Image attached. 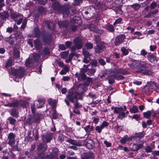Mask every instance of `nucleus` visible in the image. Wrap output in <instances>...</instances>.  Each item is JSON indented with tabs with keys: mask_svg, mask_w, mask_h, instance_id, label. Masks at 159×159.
Returning <instances> with one entry per match:
<instances>
[{
	"mask_svg": "<svg viewBox=\"0 0 159 159\" xmlns=\"http://www.w3.org/2000/svg\"><path fill=\"white\" fill-rule=\"evenodd\" d=\"M131 61V63L128 64L131 69H136L137 72L144 75H152V72L151 70L146 69L147 67L145 62L134 59H132Z\"/></svg>",
	"mask_w": 159,
	"mask_h": 159,
	"instance_id": "nucleus-1",
	"label": "nucleus"
},
{
	"mask_svg": "<svg viewBox=\"0 0 159 159\" xmlns=\"http://www.w3.org/2000/svg\"><path fill=\"white\" fill-rule=\"evenodd\" d=\"M70 101L73 103L77 101L78 99H82L83 97L81 94L77 92H69L67 96Z\"/></svg>",
	"mask_w": 159,
	"mask_h": 159,
	"instance_id": "nucleus-2",
	"label": "nucleus"
},
{
	"mask_svg": "<svg viewBox=\"0 0 159 159\" xmlns=\"http://www.w3.org/2000/svg\"><path fill=\"white\" fill-rule=\"evenodd\" d=\"M25 72L23 68L20 67L18 69L12 68L10 73V74L12 75L15 77H21L23 76Z\"/></svg>",
	"mask_w": 159,
	"mask_h": 159,
	"instance_id": "nucleus-3",
	"label": "nucleus"
},
{
	"mask_svg": "<svg viewBox=\"0 0 159 159\" xmlns=\"http://www.w3.org/2000/svg\"><path fill=\"white\" fill-rule=\"evenodd\" d=\"M15 137L16 135L15 134L12 133H9L8 135V144L13 148L14 151H17L18 149L17 147L14 146L16 143Z\"/></svg>",
	"mask_w": 159,
	"mask_h": 159,
	"instance_id": "nucleus-4",
	"label": "nucleus"
},
{
	"mask_svg": "<svg viewBox=\"0 0 159 159\" xmlns=\"http://www.w3.org/2000/svg\"><path fill=\"white\" fill-rule=\"evenodd\" d=\"M75 43V45L73 46L71 48V49L72 51H74L76 48L78 49L81 48L82 46V40L80 37H77L74 40Z\"/></svg>",
	"mask_w": 159,
	"mask_h": 159,
	"instance_id": "nucleus-5",
	"label": "nucleus"
},
{
	"mask_svg": "<svg viewBox=\"0 0 159 159\" xmlns=\"http://www.w3.org/2000/svg\"><path fill=\"white\" fill-rule=\"evenodd\" d=\"M75 76L79 81L85 80L86 78V76L85 73L82 70L77 72L75 74Z\"/></svg>",
	"mask_w": 159,
	"mask_h": 159,
	"instance_id": "nucleus-6",
	"label": "nucleus"
},
{
	"mask_svg": "<svg viewBox=\"0 0 159 159\" xmlns=\"http://www.w3.org/2000/svg\"><path fill=\"white\" fill-rule=\"evenodd\" d=\"M125 35L124 34H120L117 36L115 39V43L116 45H118L121 43L125 39Z\"/></svg>",
	"mask_w": 159,
	"mask_h": 159,
	"instance_id": "nucleus-7",
	"label": "nucleus"
},
{
	"mask_svg": "<svg viewBox=\"0 0 159 159\" xmlns=\"http://www.w3.org/2000/svg\"><path fill=\"white\" fill-rule=\"evenodd\" d=\"M143 142L142 141H140L138 144H134L131 150L134 151H138L143 147Z\"/></svg>",
	"mask_w": 159,
	"mask_h": 159,
	"instance_id": "nucleus-8",
	"label": "nucleus"
},
{
	"mask_svg": "<svg viewBox=\"0 0 159 159\" xmlns=\"http://www.w3.org/2000/svg\"><path fill=\"white\" fill-rule=\"evenodd\" d=\"M52 138V134L51 133H47L42 136V139L45 142H49Z\"/></svg>",
	"mask_w": 159,
	"mask_h": 159,
	"instance_id": "nucleus-9",
	"label": "nucleus"
},
{
	"mask_svg": "<svg viewBox=\"0 0 159 159\" xmlns=\"http://www.w3.org/2000/svg\"><path fill=\"white\" fill-rule=\"evenodd\" d=\"M111 73L113 74H120L125 75L128 74V72L124 69L120 68L118 69H113L111 70Z\"/></svg>",
	"mask_w": 159,
	"mask_h": 159,
	"instance_id": "nucleus-10",
	"label": "nucleus"
},
{
	"mask_svg": "<svg viewBox=\"0 0 159 159\" xmlns=\"http://www.w3.org/2000/svg\"><path fill=\"white\" fill-rule=\"evenodd\" d=\"M147 57L150 62L154 63H156L159 60V58L154 56L153 54H148Z\"/></svg>",
	"mask_w": 159,
	"mask_h": 159,
	"instance_id": "nucleus-11",
	"label": "nucleus"
},
{
	"mask_svg": "<svg viewBox=\"0 0 159 159\" xmlns=\"http://www.w3.org/2000/svg\"><path fill=\"white\" fill-rule=\"evenodd\" d=\"M94 154L92 152H88L84 153L82 155V159H93Z\"/></svg>",
	"mask_w": 159,
	"mask_h": 159,
	"instance_id": "nucleus-12",
	"label": "nucleus"
},
{
	"mask_svg": "<svg viewBox=\"0 0 159 159\" xmlns=\"http://www.w3.org/2000/svg\"><path fill=\"white\" fill-rule=\"evenodd\" d=\"M66 141L70 144L75 146H80L81 145V143L77 140L70 139H67Z\"/></svg>",
	"mask_w": 159,
	"mask_h": 159,
	"instance_id": "nucleus-13",
	"label": "nucleus"
},
{
	"mask_svg": "<svg viewBox=\"0 0 159 159\" xmlns=\"http://www.w3.org/2000/svg\"><path fill=\"white\" fill-rule=\"evenodd\" d=\"M45 100L44 98H41L39 99L37 102L39 103L37 104V107L38 108H41L44 106L45 102Z\"/></svg>",
	"mask_w": 159,
	"mask_h": 159,
	"instance_id": "nucleus-14",
	"label": "nucleus"
},
{
	"mask_svg": "<svg viewBox=\"0 0 159 159\" xmlns=\"http://www.w3.org/2000/svg\"><path fill=\"white\" fill-rule=\"evenodd\" d=\"M4 106L6 107H17L19 106V102L18 101H13L12 103H8L4 104Z\"/></svg>",
	"mask_w": 159,
	"mask_h": 159,
	"instance_id": "nucleus-15",
	"label": "nucleus"
},
{
	"mask_svg": "<svg viewBox=\"0 0 159 159\" xmlns=\"http://www.w3.org/2000/svg\"><path fill=\"white\" fill-rule=\"evenodd\" d=\"M89 30L96 33H99V30L98 27L93 24H90L89 26Z\"/></svg>",
	"mask_w": 159,
	"mask_h": 159,
	"instance_id": "nucleus-16",
	"label": "nucleus"
},
{
	"mask_svg": "<svg viewBox=\"0 0 159 159\" xmlns=\"http://www.w3.org/2000/svg\"><path fill=\"white\" fill-rule=\"evenodd\" d=\"M52 37L51 35L49 36H44L43 38V40L44 42L47 44H49L51 42Z\"/></svg>",
	"mask_w": 159,
	"mask_h": 159,
	"instance_id": "nucleus-17",
	"label": "nucleus"
},
{
	"mask_svg": "<svg viewBox=\"0 0 159 159\" xmlns=\"http://www.w3.org/2000/svg\"><path fill=\"white\" fill-rule=\"evenodd\" d=\"M47 145L43 143L39 144L38 147V149L39 151H42L45 152L47 149Z\"/></svg>",
	"mask_w": 159,
	"mask_h": 159,
	"instance_id": "nucleus-18",
	"label": "nucleus"
},
{
	"mask_svg": "<svg viewBox=\"0 0 159 159\" xmlns=\"http://www.w3.org/2000/svg\"><path fill=\"white\" fill-rule=\"evenodd\" d=\"M34 45L35 48L38 49H40L42 46V44L40 40L38 39L34 41Z\"/></svg>",
	"mask_w": 159,
	"mask_h": 159,
	"instance_id": "nucleus-19",
	"label": "nucleus"
},
{
	"mask_svg": "<svg viewBox=\"0 0 159 159\" xmlns=\"http://www.w3.org/2000/svg\"><path fill=\"white\" fill-rule=\"evenodd\" d=\"M112 110H114V112L116 114H119L123 111V108L121 107H112L111 108Z\"/></svg>",
	"mask_w": 159,
	"mask_h": 159,
	"instance_id": "nucleus-20",
	"label": "nucleus"
},
{
	"mask_svg": "<svg viewBox=\"0 0 159 159\" xmlns=\"http://www.w3.org/2000/svg\"><path fill=\"white\" fill-rule=\"evenodd\" d=\"M34 63L32 59L28 58L25 62V65L26 67H31L33 66Z\"/></svg>",
	"mask_w": 159,
	"mask_h": 159,
	"instance_id": "nucleus-21",
	"label": "nucleus"
},
{
	"mask_svg": "<svg viewBox=\"0 0 159 159\" xmlns=\"http://www.w3.org/2000/svg\"><path fill=\"white\" fill-rule=\"evenodd\" d=\"M9 16L8 13L6 11H3L0 13V17L2 19L7 18Z\"/></svg>",
	"mask_w": 159,
	"mask_h": 159,
	"instance_id": "nucleus-22",
	"label": "nucleus"
},
{
	"mask_svg": "<svg viewBox=\"0 0 159 159\" xmlns=\"http://www.w3.org/2000/svg\"><path fill=\"white\" fill-rule=\"evenodd\" d=\"M58 24L60 27H66L68 25V23L66 21H60L58 22Z\"/></svg>",
	"mask_w": 159,
	"mask_h": 159,
	"instance_id": "nucleus-23",
	"label": "nucleus"
},
{
	"mask_svg": "<svg viewBox=\"0 0 159 159\" xmlns=\"http://www.w3.org/2000/svg\"><path fill=\"white\" fill-rule=\"evenodd\" d=\"M94 48L95 49V52L97 53L101 52L103 51L102 47L101 45H97L94 47Z\"/></svg>",
	"mask_w": 159,
	"mask_h": 159,
	"instance_id": "nucleus-24",
	"label": "nucleus"
},
{
	"mask_svg": "<svg viewBox=\"0 0 159 159\" xmlns=\"http://www.w3.org/2000/svg\"><path fill=\"white\" fill-rule=\"evenodd\" d=\"M11 114L12 116L16 118H17L18 116V113L17 110L15 109H11Z\"/></svg>",
	"mask_w": 159,
	"mask_h": 159,
	"instance_id": "nucleus-25",
	"label": "nucleus"
},
{
	"mask_svg": "<svg viewBox=\"0 0 159 159\" xmlns=\"http://www.w3.org/2000/svg\"><path fill=\"white\" fill-rule=\"evenodd\" d=\"M145 134L144 132L136 133L134 135V138H141L143 137Z\"/></svg>",
	"mask_w": 159,
	"mask_h": 159,
	"instance_id": "nucleus-26",
	"label": "nucleus"
},
{
	"mask_svg": "<svg viewBox=\"0 0 159 159\" xmlns=\"http://www.w3.org/2000/svg\"><path fill=\"white\" fill-rule=\"evenodd\" d=\"M53 112L52 113V118L54 119H57L58 118L59 114L58 113L56 109L52 110Z\"/></svg>",
	"mask_w": 159,
	"mask_h": 159,
	"instance_id": "nucleus-27",
	"label": "nucleus"
},
{
	"mask_svg": "<svg viewBox=\"0 0 159 159\" xmlns=\"http://www.w3.org/2000/svg\"><path fill=\"white\" fill-rule=\"evenodd\" d=\"M84 129L87 133H89L93 130V126H90V125H89L84 127Z\"/></svg>",
	"mask_w": 159,
	"mask_h": 159,
	"instance_id": "nucleus-28",
	"label": "nucleus"
},
{
	"mask_svg": "<svg viewBox=\"0 0 159 159\" xmlns=\"http://www.w3.org/2000/svg\"><path fill=\"white\" fill-rule=\"evenodd\" d=\"M46 23L48 25L49 29L52 30H53L54 29V25L52 23L47 21L46 22Z\"/></svg>",
	"mask_w": 159,
	"mask_h": 159,
	"instance_id": "nucleus-29",
	"label": "nucleus"
},
{
	"mask_svg": "<svg viewBox=\"0 0 159 159\" xmlns=\"http://www.w3.org/2000/svg\"><path fill=\"white\" fill-rule=\"evenodd\" d=\"M131 7L134 9L135 10H138L141 7V6L140 4L135 3L130 5Z\"/></svg>",
	"mask_w": 159,
	"mask_h": 159,
	"instance_id": "nucleus-30",
	"label": "nucleus"
},
{
	"mask_svg": "<svg viewBox=\"0 0 159 159\" xmlns=\"http://www.w3.org/2000/svg\"><path fill=\"white\" fill-rule=\"evenodd\" d=\"M107 29L111 32H113L114 31V29L112 25L111 24L107 25L106 26Z\"/></svg>",
	"mask_w": 159,
	"mask_h": 159,
	"instance_id": "nucleus-31",
	"label": "nucleus"
},
{
	"mask_svg": "<svg viewBox=\"0 0 159 159\" xmlns=\"http://www.w3.org/2000/svg\"><path fill=\"white\" fill-rule=\"evenodd\" d=\"M138 111V107L135 106H133L130 109V111L132 113H135Z\"/></svg>",
	"mask_w": 159,
	"mask_h": 159,
	"instance_id": "nucleus-32",
	"label": "nucleus"
},
{
	"mask_svg": "<svg viewBox=\"0 0 159 159\" xmlns=\"http://www.w3.org/2000/svg\"><path fill=\"white\" fill-rule=\"evenodd\" d=\"M118 118L120 120H122L125 117V113L124 111H122L119 114Z\"/></svg>",
	"mask_w": 159,
	"mask_h": 159,
	"instance_id": "nucleus-33",
	"label": "nucleus"
},
{
	"mask_svg": "<svg viewBox=\"0 0 159 159\" xmlns=\"http://www.w3.org/2000/svg\"><path fill=\"white\" fill-rule=\"evenodd\" d=\"M83 53L84 57H90V56L91 55V54H90L89 52L84 49H83Z\"/></svg>",
	"mask_w": 159,
	"mask_h": 159,
	"instance_id": "nucleus-34",
	"label": "nucleus"
},
{
	"mask_svg": "<svg viewBox=\"0 0 159 159\" xmlns=\"http://www.w3.org/2000/svg\"><path fill=\"white\" fill-rule=\"evenodd\" d=\"M151 112L150 111H148L147 112L143 113V116L146 118H149L151 115Z\"/></svg>",
	"mask_w": 159,
	"mask_h": 159,
	"instance_id": "nucleus-35",
	"label": "nucleus"
},
{
	"mask_svg": "<svg viewBox=\"0 0 159 159\" xmlns=\"http://www.w3.org/2000/svg\"><path fill=\"white\" fill-rule=\"evenodd\" d=\"M52 7L55 10H58L60 8L58 3L56 2L53 3L52 5Z\"/></svg>",
	"mask_w": 159,
	"mask_h": 159,
	"instance_id": "nucleus-36",
	"label": "nucleus"
},
{
	"mask_svg": "<svg viewBox=\"0 0 159 159\" xmlns=\"http://www.w3.org/2000/svg\"><path fill=\"white\" fill-rule=\"evenodd\" d=\"M8 120L9 121V123L10 124L14 125L15 124L16 120L11 117L8 118Z\"/></svg>",
	"mask_w": 159,
	"mask_h": 159,
	"instance_id": "nucleus-37",
	"label": "nucleus"
},
{
	"mask_svg": "<svg viewBox=\"0 0 159 159\" xmlns=\"http://www.w3.org/2000/svg\"><path fill=\"white\" fill-rule=\"evenodd\" d=\"M121 51L124 55H126L129 53L128 50L124 47L121 48Z\"/></svg>",
	"mask_w": 159,
	"mask_h": 159,
	"instance_id": "nucleus-38",
	"label": "nucleus"
},
{
	"mask_svg": "<svg viewBox=\"0 0 159 159\" xmlns=\"http://www.w3.org/2000/svg\"><path fill=\"white\" fill-rule=\"evenodd\" d=\"M128 139V135H125L124 137L120 140V142L122 144H125V143L127 141V139Z\"/></svg>",
	"mask_w": 159,
	"mask_h": 159,
	"instance_id": "nucleus-39",
	"label": "nucleus"
},
{
	"mask_svg": "<svg viewBox=\"0 0 159 159\" xmlns=\"http://www.w3.org/2000/svg\"><path fill=\"white\" fill-rule=\"evenodd\" d=\"M14 56L15 58L17 59H19V52L17 50L15 51L14 53Z\"/></svg>",
	"mask_w": 159,
	"mask_h": 159,
	"instance_id": "nucleus-40",
	"label": "nucleus"
},
{
	"mask_svg": "<svg viewBox=\"0 0 159 159\" xmlns=\"http://www.w3.org/2000/svg\"><path fill=\"white\" fill-rule=\"evenodd\" d=\"M85 46L87 49H90L93 48V45L92 43H88L85 44Z\"/></svg>",
	"mask_w": 159,
	"mask_h": 159,
	"instance_id": "nucleus-41",
	"label": "nucleus"
},
{
	"mask_svg": "<svg viewBox=\"0 0 159 159\" xmlns=\"http://www.w3.org/2000/svg\"><path fill=\"white\" fill-rule=\"evenodd\" d=\"M108 125V123L106 121H103L102 123L100 125V126L102 129L105 127H107Z\"/></svg>",
	"mask_w": 159,
	"mask_h": 159,
	"instance_id": "nucleus-42",
	"label": "nucleus"
},
{
	"mask_svg": "<svg viewBox=\"0 0 159 159\" xmlns=\"http://www.w3.org/2000/svg\"><path fill=\"white\" fill-rule=\"evenodd\" d=\"M34 33L37 37H39L40 36V32L38 29L37 28H34Z\"/></svg>",
	"mask_w": 159,
	"mask_h": 159,
	"instance_id": "nucleus-43",
	"label": "nucleus"
},
{
	"mask_svg": "<svg viewBox=\"0 0 159 159\" xmlns=\"http://www.w3.org/2000/svg\"><path fill=\"white\" fill-rule=\"evenodd\" d=\"M12 61L11 60H8L6 63V67L11 66L12 65Z\"/></svg>",
	"mask_w": 159,
	"mask_h": 159,
	"instance_id": "nucleus-44",
	"label": "nucleus"
},
{
	"mask_svg": "<svg viewBox=\"0 0 159 159\" xmlns=\"http://www.w3.org/2000/svg\"><path fill=\"white\" fill-rule=\"evenodd\" d=\"M38 157L41 159H44L46 157L45 154L43 152L39 153Z\"/></svg>",
	"mask_w": 159,
	"mask_h": 159,
	"instance_id": "nucleus-45",
	"label": "nucleus"
},
{
	"mask_svg": "<svg viewBox=\"0 0 159 159\" xmlns=\"http://www.w3.org/2000/svg\"><path fill=\"white\" fill-rule=\"evenodd\" d=\"M90 57H84L83 61L85 63H88L90 62Z\"/></svg>",
	"mask_w": 159,
	"mask_h": 159,
	"instance_id": "nucleus-46",
	"label": "nucleus"
},
{
	"mask_svg": "<svg viewBox=\"0 0 159 159\" xmlns=\"http://www.w3.org/2000/svg\"><path fill=\"white\" fill-rule=\"evenodd\" d=\"M57 102L56 100H54L52 105V110L56 109Z\"/></svg>",
	"mask_w": 159,
	"mask_h": 159,
	"instance_id": "nucleus-47",
	"label": "nucleus"
},
{
	"mask_svg": "<svg viewBox=\"0 0 159 159\" xmlns=\"http://www.w3.org/2000/svg\"><path fill=\"white\" fill-rule=\"evenodd\" d=\"M89 66V65H84L82 69V70H83L85 72H87L89 70V68H88V66Z\"/></svg>",
	"mask_w": 159,
	"mask_h": 159,
	"instance_id": "nucleus-48",
	"label": "nucleus"
},
{
	"mask_svg": "<svg viewBox=\"0 0 159 159\" xmlns=\"http://www.w3.org/2000/svg\"><path fill=\"white\" fill-rule=\"evenodd\" d=\"M122 20V19L120 18H119L115 20L113 24V25H116L117 24H119L121 22Z\"/></svg>",
	"mask_w": 159,
	"mask_h": 159,
	"instance_id": "nucleus-49",
	"label": "nucleus"
},
{
	"mask_svg": "<svg viewBox=\"0 0 159 159\" xmlns=\"http://www.w3.org/2000/svg\"><path fill=\"white\" fill-rule=\"evenodd\" d=\"M102 129L100 126H97L95 128V130L98 133H100L101 132L102 130Z\"/></svg>",
	"mask_w": 159,
	"mask_h": 159,
	"instance_id": "nucleus-50",
	"label": "nucleus"
},
{
	"mask_svg": "<svg viewBox=\"0 0 159 159\" xmlns=\"http://www.w3.org/2000/svg\"><path fill=\"white\" fill-rule=\"evenodd\" d=\"M59 151L57 148H54L52 149V152L55 153V157L56 158L57 157V154L58 152Z\"/></svg>",
	"mask_w": 159,
	"mask_h": 159,
	"instance_id": "nucleus-51",
	"label": "nucleus"
},
{
	"mask_svg": "<svg viewBox=\"0 0 159 159\" xmlns=\"http://www.w3.org/2000/svg\"><path fill=\"white\" fill-rule=\"evenodd\" d=\"M40 57L37 54L34 55L33 58L34 61H38Z\"/></svg>",
	"mask_w": 159,
	"mask_h": 159,
	"instance_id": "nucleus-52",
	"label": "nucleus"
},
{
	"mask_svg": "<svg viewBox=\"0 0 159 159\" xmlns=\"http://www.w3.org/2000/svg\"><path fill=\"white\" fill-rule=\"evenodd\" d=\"M26 23L27 20L26 19H25L23 21L22 25L21 26V28L23 29H24L25 27V26L26 25Z\"/></svg>",
	"mask_w": 159,
	"mask_h": 159,
	"instance_id": "nucleus-53",
	"label": "nucleus"
},
{
	"mask_svg": "<svg viewBox=\"0 0 159 159\" xmlns=\"http://www.w3.org/2000/svg\"><path fill=\"white\" fill-rule=\"evenodd\" d=\"M98 61L100 64L102 66L106 64L105 61L102 58L99 59Z\"/></svg>",
	"mask_w": 159,
	"mask_h": 159,
	"instance_id": "nucleus-54",
	"label": "nucleus"
},
{
	"mask_svg": "<svg viewBox=\"0 0 159 159\" xmlns=\"http://www.w3.org/2000/svg\"><path fill=\"white\" fill-rule=\"evenodd\" d=\"M31 108L32 112L33 113H34L35 111V104L34 103L31 104Z\"/></svg>",
	"mask_w": 159,
	"mask_h": 159,
	"instance_id": "nucleus-55",
	"label": "nucleus"
},
{
	"mask_svg": "<svg viewBox=\"0 0 159 159\" xmlns=\"http://www.w3.org/2000/svg\"><path fill=\"white\" fill-rule=\"evenodd\" d=\"M11 16L14 19H16L19 16L17 14L15 13H12L11 14Z\"/></svg>",
	"mask_w": 159,
	"mask_h": 159,
	"instance_id": "nucleus-56",
	"label": "nucleus"
},
{
	"mask_svg": "<svg viewBox=\"0 0 159 159\" xmlns=\"http://www.w3.org/2000/svg\"><path fill=\"white\" fill-rule=\"evenodd\" d=\"M89 96L93 99H95L96 98V95L92 92H90L89 93Z\"/></svg>",
	"mask_w": 159,
	"mask_h": 159,
	"instance_id": "nucleus-57",
	"label": "nucleus"
},
{
	"mask_svg": "<svg viewBox=\"0 0 159 159\" xmlns=\"http://www.w3.org/2000/svg\"><path fill=\"white\" fill-rule=\"evenodd\" d=\"M145 150L148 152H150L152 150L151 148L149 146H147L146 147Z\"/></svg>",
	"mask_w": 159,
	"mask_h": 159,
	"instance_id": "nucleus-58",
	"label": "nucleus"
},
{
	"mask_svg": "<svg viewBox=\"0 0 159 159\" xmlns=\"http://www.w3.org/2000/svg\"><path fill=\"white\" fill-rule=\"evenodd\" d=\"M157 48V46L156 45H151L150 46V50L151 51H153Z\"/></svg>",
	"mask_w": 159,
	"mask_h": 159,
	"instance_id": "nucleus-59",
	"label": "nucleus"
},
{
	"mask_svg": "<svg viewBox=\"0 0 159 159\" xmlns=\"http://www.w3.org/2000/svg\"><path fill=\"white\" fill-rule=\"evenodd\" d=\"M64 137L62 135H60L58 138V140L61 142H62L64 140Z\"/></svg>",
	"mask_w": 159,
	"mask_h": 159,
	"instance_id": "nucleus-60",
	"label": "nucleus"
},
{
	"mask_svg": "<svg viewBox=\"0 0 159 159\" xmlns=\"http://www.w3.org/2000/svg\"><path fill=\"white\" fill-rule=\"evenodd\" d=\"M104 143L107 147H111V143L108 142L106 140L104 141Z\"/></svg>",
	"mask_w": 159,
	"mask_h": 159,
	"instance_id": "nucleus-61",
	"label": "nucleus"
},
{
	"mask_svg": "<svg viewBox=\"0 0 159 159\" xmlns=\"http://www.w3.org/2000/svg\"><path fill=\"white\" fill-rule=\"evenodd\" d=\"M88 71L90 74L92 75L95 73L96 70L94 68H92L91 69H89V70Z\"/></svg>",
	"mask_w": 159,
	"mask_h": 159,
	"instance_id": "nucleus-62",
	"label": "nucleus"
},
{
	"mask_svg": "<svg viewBox=\"0 0 159 159\" xmlns=\"http://www.w3.org/2000/svg\"><path fill=\"white\" fill-rule=\"evenodd\" d=\"M147 54V52L144 49H142L140 52V55L143 56H145Z\"/></svg>",
	"mask_w": 159,
	"mask_h": 159,
	"instance_id": "nucleus-63",
	"label": "nucleus"
},
{
	"mask_svg": "<svg viewBox=\"0 0 159 159\" xmlns=\"http://www.w3.org/2000/svg\"><path fill=\"white\" fill-rule=\"evenodd\" d=\"M59 48L61 50H64L66 49V47L63 44H61L59 46Z\"/></svg>",
	"mask_w": 159,
	"mask_h": 159,
	"instance_id": "nucleus-64",
	"label": "nucleus"
}]
</instances>
